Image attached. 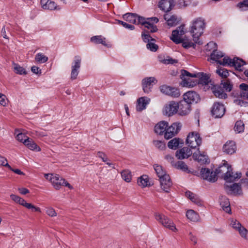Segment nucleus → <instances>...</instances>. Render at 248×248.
I'll return each instance as SVG.
<instances>
[{"label":"nucleus","instance_id":"nucleus-26","mask_svg":"<svg viewBox=\"0 0 248 248\" xmlns=\"http://www.w3.org/2000/svg\"><path fill=\"white\" fill-rule=\"evenodd\" d=\"M40 3L42 8L44 10H54L57 9L60 10L61 8L57 7V4L55 2L50 0H41Z\"/></svg>","mask_w":248,"mask_h":248},{"label":"nucleus","instance_id":"nucleus-58","mask_svg":"<svg viewBox=\"0 0 248 248\" xmlns=\"http://www.w3.org/2000/svg\"><path fill=\"white\" fill-rule=\"evenodd\" d=\"M0 104L6 107L8 105V99L6 95L3 93H0Z\"/></svg>","mask_w":248,"mask_h":248},{"label":"nucleus","instance_id":"nucleus-42","mask_svg":"<svg viewBox=\"0 0 248 248\" xmlns=\"http://www.w3.org/2000/svg\"><path fill=\"white\" fill-rule=\"evenodd\" d=\"M181 43L182 44V46L185 48L188 49L190 47L195 48V42H194L192 41L190 39H188L186 37L183 38L182 40H181Z\"/></svg>","mask_w":248,"mask_h":248},{"label":"nucleus","instance_id":"nucleus-13","mask_svg":"<svg viewBox=\"0 0 248 248\" xmlns=\"http://www.w3.org/2000/svg\"><path fill=\"white\" fill-rule=\"evenodd\" d=\"M159 89L162 93L173 97H178L180 95L179 90L175 88L163 85L159 87Z\"/></svg>","mask_w":248,"mask_h":248},{"label":"nucleus","instance_id":"nucleus-25","mask_svg":"<svg viewBox=\"0 0 248 248\" xmlns=\"http://www.w3.org/2000/svg\"><path fill=\"white\" fill-rule=\"evenodd\" d=\"M151 100L147 97H141L137 101L136 110L141 111L146 108V106L149 104Z\"/></svg>","mask_w":248,"mask_h":248},{"label":"nucleus","instance_id":"nucleus-10","mask_svg":"<svg viewBox=\"0 0 248 248\" xmlns=\"http://www.w3.org/2000/svg\"><path fill=\"white\" fill-rule=\"evenodd\" d=\"M179 104L175 101H170L166 104L163 109L162 112L164 115L171 116L178 112Z\"/></svg>","mask_w":248,"mask_h":248},{"label":"nucleus","instance_id":"nucleus-51","mask_svg":"<svg viewBox=\"0 0 248 248\" xmlns=\"http://www.w3.org/2000/svg\"><path fill=\"white\" fill-rule=\"evenodd\" d=\"M237 232L242 238L248 241V230L246 228L242 226Z\"/></svg>","mask_w":248,"mask_h":248},{"label":"nucleus","instance_id":"nucleus-12","mask_svg":"<svg viewBox=\"0 0 248 248\" xmlns=\"http://www.w3.org/2000/svg\"><path fill=\"white\" fill-rule=\"evenodd\" d=\"M223 62V64H227V66H233L237 70L242 71L244 70L243 66L245 64V62L241 59L238 58H234L233 59L231 58H226Z\"/></svg>","mask_w":248,"mask_h":248},{"label":"nucleus","instance_id":"nucleus-24","mask_svg":"<svg viewBox=\"0 0 248 248\" xmlns=\"http://www.w3.org/2000/svg\"><path fill=\"white\" fill-rule=\"evenodd\" d=\"M193 76H195L196 78H197L198 84L206 85L210 81L209 75L204 73H195V75H193Z\"/></svg>","mask_w":248,"mask_h":248},{"label":"nucleus","instance_id":"nucleus-16","mask_svg":"<svg viewBox=\"0 0 248 248\" xmlns=\"http://www.w3.org/2000/svg\"><path fill=\"white\" fill-rule=\"evenodd\" d=\"M201 173L203 179L212 182L217 181V174H218L217 173V169L215 172H214L207 168H202L201 170Z\"/></svg>","mask_w":248,"mask_h":248},{"label":"nucleus","instance_id":"nucleus-40","mask_svg":"<svg viewBox=\"0 0 248 248\" xmlns=\"http://www.w3.org/2000/svg\"><path fill=\"white\" fill-rule=\"evenodd\" d=\"M48 60V57L41 52L37 53L34 57L35 62L40 64L46 62Z\"/></svg>","mask_w":248,"mask_h":248},{"label":"nucleus","instance_id":"nucleus-38","mask_svg":"<svg viewBox=\"0 0 248 248\" xmlns=\"http://www.w3.org/2000/svg\"><path fill=\"white\" fill-rule=\"evenodd\" d=\"M25 145L29 149L36 152L41 151V148L32 140V139H29L28 141H25Z\"/></svg>","mask_w":248,"mask_h":248},{"label":"nucleus","instance_id":"nucleus-61","mask_svg":"<svg viewBox=\"0 0 248 248\" xmlns=\"http://www.w3.org/2000/svg\"><path fill=\"white\" fill-rule=\"evenodd\" d=\"M165 159L169 163H170L172 166H174L175 162L174 161V157L172 155L167 154L165 156Z\"/></svg>","mask_w":248,"mask_h":248},{"label":"nucleus","instance_id":"nucleus-52","mask_svg":"<svg viewBox=\"0 0 248 248\" xmlns=\"http://www.w3.org/2000/svg\"><path fill=\"white\" fill-rule=\"evenodd\" d=\"M217 73L223 78H226L229 75V71L224 68H218L216 70Z\"/></svg>","mask_w":248,"mask_h":248},{"label":"nucleus","instance_id":"nucleus-55","mask_svg":"<svg viewBox=\"0 0 248 248\" xmlns=\"http://www.w3.org/2000/svg\"><path fill=\"white\" fill-rule=\"evenodd\" d=\"M162 63L168 64H173L174 63H176L177 62V60L173 59L172 58L167 56L166 58L161 59L160 58L159 60Z\"/></svg>","mask_w":248,"mask_h":248},{"label":"nucleus","instance_id":"nucleus-41","mask_svg":"<svg viewBox=\"0 0 248 248\" xmlns=\"http://www.w3.org/2000/svg\"><path fill=\"white\" fill-rule=\"evenodd\" d=\"M173 167L177 169L183 171L187 173H189L191 172L190 170L188 169L187 165L184 162L182 161H179L177 162H175Z\"/></svg>","mask_w":248,"mask_h":248},{"label":"nucleus","instance_id":"nucleus-15","mask_svg":"<svg viewBox=\"0 0 248 248\" xmlns=\"http://www.w3.org/2000/svg\"><path fill=\"white\" fill-rule=\"evenodd\" d=\"M157 80L154 77H148L142 80V89L145 93H148L151 92L153 86L157 83Z\"/></svg>","mask_w":248,"mask_h":248},{"label":"nucleus","instance_id":"nucleus-3","mask_svg":"<svg viewBox=\"0 0 248 248\" xmlns=\"http://www.w3.org/2000/svg\"><path fill=\"white\" fill-rule=\"evenodd\" d=\"M207 49L211 51L213 49V52L211 54L210 59L211 60L215 61L218 64L223 66H227V64L224 63L223 62L226 58H229L228 56H224V54L222 52L217 51V44L213 42H210L207 45Z\"/></svg>","mask_w":248,"mask_h":248},{"label":"nucleus","instance_id":"nucleus-54","mask_svg":"<svg viewBox=\"0 0 248 248\" xmlns=\"http://www.w3.org/2000/svg\"><path fill=\"white\" fill-rule=\"evenodd\" d=\"M237 7L241 11L248 10V0H245L238 3Z\"/></svg>","mask_w":248,"mask_h":248},{"label":"nucleus","instance_id":"nucleus-27","mask_svg":"<svg viewBox=\"0 0 248 248\" xmlns=\"http://www.w3.org/2000/svg\"><path fill=\"white\" fill-rule=\"evenodd\" d=\"M178 114L181 116H185L189 114L191 111L190 105L184 101L179 104Z\"/></svg>","mask_w":248,"mask_h":248},{"label":"nucleus","instance_id":"nucleus-62","mask_svg":"<svg viewBox=\"0 0 248 248\" xmlns=\"http://www.w3.org/2000/svg\"><path fill=\"white\" fill-rule=\"evenodd\" d=\"M6 165L7 166V168H8L10 170H12V171L14 172L15 173H16V174H17L18 175H25V173L21 171L19 169H13L9 165V164H6Z\"/></svg>","mask_w":248,"mask_h":248},{"label":"nucleus","instance_id":"nucleus-39","mask_svg":"<svg viewBox=\"0 0 248 248\" xmlns=\"http://www.w3.org/2000/svg\"><path fill=\"white\" fill-rule=\"evenodd\" d=\"M154 169L159 179H160L161 177H164V176L169 175L166 173V170L163 168V167L158 164H155L154 165Z\"/></svg>","mask_w":248,"mask_h":248},{"label":"nucleus","instance_id":"nucleus-63","mask_svg":"<svg viewBox=\"0 0 248 248\" xmlns=\"http://www.w3.org/2000/svg\"><path fill=\"white\" fill-rule=\"evenodd\" d=\"M97 156L100 158L103 162H106L108 161V158L106 155V154L102 152H98L97 154Z\"/></svg>","mask_w":248,"mask_h":248},{"label":"nucleus","instance_id":"nucleus-19","mask_svg":"<svg viewBox=\"0 0 248 248\" xmlns=\"http://www.w3.org/2000/svg\"><path fill=\"white\" fill-rule=\"evenodd\" d=\"M161 188L166 192H169L172 183L169 175L164 176L159 179Z\"/></svg>","mask_w":248,"mask_h":248},{"label":"nucleus","instance_id":"nucleus-48","mask_svg":"<svg viewBox=\"0 0 248 248\" xmlns=\"http://www.w3.org/2000/svg\"><path fill=\"white\" fill-rule=\"evenodd\" d=\"M230 226L235 231H238L243 226L239 221L234 218L230 219Z\"/></svg>","mask_w":248,"mask_h":248},{"label":"nucleus","instance_id":"nucleus-36","mask_svg":"<svg viewBox=\"0 0 248 248\" xmlns=\"http://www.w3.org/2000/svg\"><path fill=\"white\" fill-rule=\"evenodd\" d=\"M138 184L141 187L150 186L149 177L146 175H143L138 179Z\"/></svg>","mask_w":248,"mask_h":248},{"label":"nucleus","instance_id":"nucleus-35","mask_svg":"<svg viewBox=\"0 0 248 248\" xmlns=\"http://www.w3.org/2000/svg\"><path fill=\"white\" fill-rule=\"evenodd\" d=\"M198 1H192V0H178L177 5L180 8H184L189 6H196Z\"/></svg>","mask_w":248,"mask_h":248},{"label":"nucleus","instance_id":"nucleus-28","mask_svg":"<svg viewBox=\"0 0 248 248\" xmlns=\"http://www.w3.org/2000/svg\"><path fill=\"white\" fill-rule=\"evenodd\" d=\"M91 41L95 44H102L108 47H111V45L107 42L106 38L102 35H96L91 38Z\"/></svg>","mask_w":248,"mask_h":248},{"label":"nucleus","instance_id":"nucleus-1","mask_svg":"<svg viewBox=\"0 0 248 248\" xmlns=\"http://www.w3.org/2000/svg\"><path fill=\"white\" fill-rule=\"evenodd\" d=\"M217 173L222 174L225 181V184H230L241 178L242 174L240 172H233L232 169L227 162H225L217 169Z\"/></svg>","mask_w":248,"mask_h":248},{"label":"nucleus","instance_id":"nucleus-8","mask_svg":"<svg viewBox=\"0 0 248 248\" xmlns=\"http://www.w3.org/2000/svg\"><path fill=\"white\" fill-rule=\"evenodd\" d=\"M186 32V30L184 25H181L175 30L172 31L171 35L170 36V39L172 41L176 44H179L181 43V40L184 35Z\"/></svg>","mask_w":248,"mask_h":248},{"label":"nucleus","instance_id":"nucleus-4","mask_svg":"<svg viewBox=\"0 0 248 248\" xmlns=\"http://www.w3.org/2000/svg\"><path fill=\"white\" fill-rule=\"evenodd\" d=\"M45 177L46 179L51 182L52 186L56 189H59L62 186H67L70 189L73 188V187L64 179L58 174H45Z\"/></svg>","mask_w":248,"mask_h":248},{"label":"nucleus","instance_id":"nucleus-11","mask_svg":"<svg viewBox=\"0 0 248 248\" xmlns=\"http://www.w3.org/2000/svg\"><path fill=\"white\" fill-rule=\"evenodd\" d=\"M182 126V124L178 122L174 123L170 126H168L164 133V138L168 140L175 136L180 131Z\"/></svg>","mask_w":248,"mask_h":248},{"label":"nucleus","instance_id":"nucleus-57","mask_svg":"<svg viewBox=\"0 0 248 248\" xmlns=\"http://www.w3.org/2000/svg\"><path fill=\"white\" fill-rule=\"evenodd\" d=\"M243 98H239L236 99L234 100V103L237 105H239L241 107H248V102L243 100Z\"/></svg>","mask_w":248,"mask_h":248},{"label":"nucleus","instance_id":"nucleus-20","mask_svg":"<svg viewBox=\"0 0 248 248\" xmlns=\"http://www.w3.org/2000/svg\"><path fill=\"white\" fill-rule=\"evenodd\" d=\"M212 114L215 118H221L225 112V108L224 105L219 103L214 104L212 109Z\"/></svg>","mask_w":248,"mask_h":248},{"label":"nucleus","instance_id":"nucleus-53","mask_svg":"<svg viewBox=\"0 0 248 248\" xmlns=\"http://www.w3.org/2000/svg\"><path fill=\"white\" fill-rule=\"evenodd\" d=\"M46 213L47 216L50 217H56L57 214L55 209L51 206H47L45 208Z\"/></svg>","mask_w":248,"mask_h":248},{"label":"nucleus","instance_id":"nucleus-56","mask_svg":"<svg viewBox=\"0 0 248 248\" xmlns=\"http://www.w3.org/2000/svg\"><path fill=\"white\" fill-rule=\"evenodd\" d=\"M146 47L148 49L153 52L156 51L158 48V46L154 41L148 43L146 45Z\"/></svg>","mask_w":248,"mask_h":248},{"label":"nucleus","instance_id":"nucleus-43","mask_svg":"<svg viewBox=\"0 0 248 248\" xmlns=\"http://www.w3.org/2000/svg\"><path fill=\"white\" fill-rule=\"evenodd\" d=\"M181 140L179 138H173L168 142V147L172 150H176L179 146Z\"/></svg>","mask_w":248,"mask_h":248},{"label":"nucleus","instance_id":"nucleus-37","mask_svg":"<svg viewBox=\"0 0 248 248\" xmlns=\"http://www.w3.org/2000/svg\"><path fill=\"white\" fill-rule=\"evenodd\" d=\"M142 21L140 24L143 25L145 28H147L148 31L154 32L156 31L157 28L153 23H151L150 21H146L145 19L142 17Z\"/></svg>","mask_w":248,"mask_h":248},{"label":"nucleus","instance_id":"nucleus-49","mask_svg":"<svg viewBox=\"0 0 248 248\" xmlns=\"http://www.w3.org/2000/svg\"><path fill=\"white\" fill-rule=\"evenodd\" d=\"M153 143L154 146L159 150H163L166 148V144L163 140H154Z\"/></svg>","mask_w":248,"mask_h":248},{"label":"nucleus","instance_id":"nucleus-9","mask_svg":"<svg viewBox=\"0 0 248 248\" xmlns=\"http://www.w3.org/2000/svg\"><path fill=\"white\" fill-rule=\"evenodd\" d=\"M201 142L202 139L198 133L192 132L187 135L186 143L191 148H195L199 146Z\"/></svg>","mask_w":248,"mask_h":248},{"label":"nucleus","instance_id":"nucleus-33","mask_svg":"<svg viewBox=\"0 0 248 248\" xmlns=\"http://www.w3.org/2000/svg\"><path fill=\"white\" fill-rule=\"evenodd\" d=\"M212 90L217 97L220 99H225L227 97V94L224 93L223 89L221 86L214 85L212 88Z\"/></svg>","mask_w":248,"mask_h":248},{"label":"nucleus","instance_id":"nucleus-64","mask_svg":"<svg viewBox=\"0 0 248 248\" xmlns=\"http://www.w3.org/2000/svg\"><path fill=\"white\" fill-rule=\"evenodd\" d=\"M31 72L36 75H40L41 74V69L36 66H33L31 68Z\"/></svg>","mask_w":248,"mask_h":248},{"label":"nucleus","instance_id":"nucleus-6","mask_svg":"<svg viewBox=\"0 0 248 248\" xmlns=\"http://www.w3.org/2000/svg\"><path fill=\"white\" fill-rule=\"evenodd\" d=\"M194 73H190L186 70H183L182 71L181 79L182 80L181 84L183 87H193L198 84V80L197 79H192L193 78H196Z\"/></svg>","mask_w":248,"mask_h":248},{"label":"nucleus","instance_id":"nucleus-21","mask_svg":"<svg viewBox=\"0 0 248 248\" xmlns=\"http://www.w3.org/2000/svg\"><path fill=\"white\" fill-rule=\"evenodd\" d=\"M184 101L191 104L197 103L200 100L199 95L195 92H187L183 95Z\"/></svg>","mask_w":248,"mask_h":248},{"label":"nucleus","instance_id":"nucleus-44","mask_svg":"<svg viewBox=\"0 0 248 248\" xmlns=\"http://www.w3.org/2000/svg\"><path fill=\"white\" fill-rule=\"evenodd\" d=\"M12 66L13 70L15 73L18 75H26L27 74L25 69L18 64L13 62Z\"/></svg>","mask_w":248,"mask_h":248},{"label":"nucleus","instance_id":"nucleus-34","mask_svg":"<svg viewBox=\"0 0 248 248\" xmlns=\"http://www.w3.org/2000/svg\"><path fill=\"white\" fill-rule=\"evenodd\" d=\"M194 160L201 163H206L208 161V157L204 153H201L199 151L197 153H194L193 155Z\"/></svg>","mask_w":248,"mask_h":248},{"label":"nucleus","instance_id":"nucleus-60","mask_svg":"<svg viewBox=\"0 0 248 248\" xmlns=\"http://www.w3.org/2000/svg\"><path fill=\"white\" fill-rule=\"evenodd\" d=\"M26 208L29 209H31L32 211L35 212H38L39 213L41 212V210L39 207H36L30 203H28Z\"/></svg>","mask_w":248,"mask_h":248},{"label":"nucleus","instance_id":"nucleus-47","mask_svg":"<svg viewBox=\"0 0 248 248\" xmlns=\"http://www.w3.org/2000/svg\"><path fill=\"white\" fill-rule=\"evenodd\" d=\"M121 176L122 179L126 182H131L132 175L131 172L128 170H125L122 171Z\"/></svg>","mask_w":248,"mask_h":248},{"label":"nucleus","instance_id":"nucleus-2","mask_svg":"<svg viewBox=\"0 0 248 248\" xmlns=\"http://www.w3.org/2000/svg\"><path fill=\"white\" fill-rule=\"evenodd\" d=\"M205 28V21L201 17L197 18L192 21L190 32L195 43L200 44L199 38L203 33Z\"/></svg>","mask_w":248,"mask_h":248},{"label":"nucleus","instance_id":"nucleus-30","mask_svg":"<svg viewBox=\"0 0 248 248\" xmlns=\"http://www.w3.org/2000/svg\"><path fill=\"white\" fill-rule=\"evenodd\" d=\"M168 126V123L166 121H161L155 126V131L158 135H164Z\"/></svg>","mask_w":248,"mask_h":248},{"label":"nucleus","instance_id":"nucleus-46","mask_svg":"<svg viewBox=\"0 0 248 248\" xmlns=\"http://www.w3.org/2000/svg\"><path fill=\"white\" fill-rule=\"evenodd\" d=\"M245 129V124L243 121H237L234 125V130L236 133H241Z\"/></svg>","mask_w":248,"mask_h":248},{"label":"nucleus","instance_id":"nucleus-22","mask_svg":"<svg viewBox=\"0 0 248 248\" xmlns=\"http://www.w3.org/2000/svg\"><path fill=\"white\" fill-rule=\"evenodd\" d=\"M192 154V151L187 147L178 150L175 153L176 157L180 160L187 158Z\"/></svg>","mask_w":248,"mask_h":248},{"label":"nucleus","instance_id":"nucleus-18","mask_svg":"<svg viewBox=\"0 0 248 248\" xmlns=\"http://www.w3.org/2000/svg\"><path fill=\"white\" fill-rule=\"evenodd\" d=\"M164 18L166 21L167 25L170 27L176 26L181 20L180 17L170 14H165Z\"/></svg>","mask_w":248,"mask_h":248},{"label":"nucleus","instance_id":"nucleus-14","mask_svg":"<svg viewBox=\"0 0 248 248\" xmlns=\"http://www.w3.org/2000/svg\"><path fill=\"white\" fill-rule=\"evenodd\" d=\"M224 187L226 192L229 194L237 195L242 193L241 186L240 184H225Z\"/></svg>","mask_w":248,"mask_h":248},{"label":"nucleus","instance_id":"nucleus-23","mask_svg":"<svg viewBox=\"0 0 248 248\" xmlns=\"http://www.w3.org/2000/svg\"><path fill=\"white\" fill-rule=\"evenodd\" d=\"M123 18L130 23L139 24L142 21V17L132 13H127L123 16Z\"/></svg>","mask_w":248,"mask_h":248},{"label":"nucleus","instance_id":"nucleus-31","mask_svg":"<svg viewBox=\"0 0 248 248\" xmlns=\"http://www.w3.org/2000/svg\"><path fill=\"white\" fill-rule=\"evenodd\" d=\"M236 147L235 143L233 141H229L224 145L223 151L227 154H232L235 152Z\"/></svg>","mask_w":248,"mask_h":248},{"label":"nucleus","instance_id":"nucleus-50","mask_svg":"<svg viewBox=\"0 0 248 248\" xmlns=\"http://www.w3.org/2000/svg\"><path fill=\"white\" fill-rule=\"evenodd\" d=\"M15 134H16V139L21 142L24 143L25 145V141H28L29 140V138L27 137L25 134L22 133H17V131H16L15 132Z\"/></svg>","mask_w":248,"mask_h":248},{"label":"nucleus","instance_id":"nucleus-29","mask_svg":"<svg viewBox=\"0 0 248 248\" xmlns=\"http://www.w3.org/2000/svg\"><path fill=\"white\" fill-rule=\"evenodd\" d=\"M186 196L192 202L199 206L203 205V202L200 198L195 194L190 191H186L185 193Z\"/></svg>","mask_w":248,"mask_h":248},{"label":"nucleus","instance_id":"nucleus-32","mask_svg":"<svg viewBox=\"0 0 248 248\" xmlns=\"http://www.w3.org/2000/svg\"><path fill=\"white\" fill-rule=\"evenodd\" d=\"M219 202L223 210L230 213L231 212L230 204L228 199L225 196H221L219 198Z\"/></svg>","mask_w":248,"mask_h":248},{"label":"nucleus","instance_id":"nucleus-7","mask_svg":"<svg viewBox=\"0 0 248 248\" xmlns=\"http://www.w3.org/2000/svg\"><path fill=\"white\" fill-rule=\"evenodd\" d=\"M82 59L80 56L77 55L74 57L71 62L70 79L74 80L78 78L80 72Z\"/></svg>","mask_w":248,"mask_h":248},{"label":"nucleus","instance_id":"nucleus-59","mask_svg":"<svg viewBox=\"0 0 248 248\" xmlns=\"http://www.w3.org/2000/svg\"><path fill=\"white\" fill-rule=\"evenodd\" d=\"M142 39L145 42H147V43L151 41H155V40L153 39L150 35L145 32L142 34Z\"/></svg>","mask_w":248,"mask_h":248},{"label":"nucleus","instance_id":"nucleus-17","mask_svg":"<svg viewBox=\"0 0 248 248\" xmlns=\"http://www.w3.org/2000/svg\"><path fill=\"white\" fill-rule=\"evenodd\" d=\"M175 3V0H160L158 6L161 10L169 12L174 7Z\"/></svg>","mask_w":248,"mask_h":248},{"label":"nucleus","instance_id":"nucleus-5","mask_svg":"<svg viewBox=\"0 0 248 248\" xmlns=\"http://www.w3.org/2000/svg\"><path fill=\"white\" fill-rule=\"evenodd\" d=\"M155 219L164 227L173 232L178 231V229L173 222L164 215L156 213L155 214Z\"/></svg>","mask_w":248,"mask_h":248},{"label":"nucleus","instance_id":"nucleus-45","mask_svg":"<svg viewBox=\"0 0 248 248\" xmlns=\"http://www.w3.org/2000/svg\"><path fill=\"white\" fill-rule=\"evenodd\" d=\"M186 216L188 219L192 221H196L199 219V215L193 210H188L186 213Z\"/></svg>","mask_w":248,"mask_h":248}]
</instances>
